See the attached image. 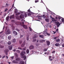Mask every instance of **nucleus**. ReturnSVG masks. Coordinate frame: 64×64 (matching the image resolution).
I'll return each instance as SVG.
<instances>
[{
    "mask_svg": "<svg viewBox=\"0 0 64 64\" xmlns=\"http://www.w3.org/2000/svg\"><path fill=\"white\" fill-rule=\"evenodd\" d=\"M26 54V52L24 51H22L20 53V55L22 56H24L25 55L24 54Z\"/></svg>",
    "mask_w": 64,
    "mask_h": 64,
    "instance_id": "f257e3e1",
    "label": "nucleus"
},
{
    "mask_svg": "<svg viewBox=\"0 0 64 64\" xmlns=\"http://www.w3.org/2000/svg\"><path fill=\"white\" fill-rule=\"evenodd\" d=\"M56 25L57 26V27H59V26L61 25V23H59V22L57 21L56 22Z\"/></svg>",
    "mask_w": 64,
    "mask_h": 64,
    "instance_id": "f03ea898",
    "label": "nucleus"
},
{
    "mask_svg": "<svg viewBox=\"0 0 64 64\" xmlns=\"http://www.w3.org/2000/svg\"><path fill=\"white\" fill-rule=\"evenodd\" d=\"M4 52L5 53H6V55H8V52H9V51L8 50V49H6L4 51Z\"/></svg>",
    "mask_w": 64,
    "mask_h": 64,
    "instance_id": "7ed1b4c3",
    "label": "nucleus"
},
{
    "mask_svg": "<svg viewBox=\"0 0 64 64\" xmlns=\"http://www.w3.org/2000/svg\"><path fill=\"white\" fill-rule=\"evenodd\" d=\"M20 18L21 19H22V18H24V15L22 14L20 16Z\"/></svg>",
    "mask_w": 64,
    "mask_h": 64,
    "instance_id": "20e7f679",
    "label": "nucleus"
},
{
    "mask_svg": "<svg viewBox=\"0 0 64 64\" xmlns=\"http://www.w3.org/2000/svg\"><path fill=\"white\" fill-rule=\"evenodd\" d=\"M29 48L30 50H31L32 49H34V47L33 46H30Z\"/></svg>",
    "mask_w": 64,
    "mask_h": 64,
    "instance_id": "39448f33",
    "label": "nucleus"
},
{
    "mask_svg": "<svg viewBox=\"0 0 64 64\" xmlns=\"http://www.w3.org/2000/svg\"><path fill=\"white\" fill-rule=\"evenodd\" d=\"M12 48H13V46H8V48L10 50H12Z\"/></svg>",
    "mask_w": 64,
    "mask_h": 64,
    "instance_id": "423d86ee",
    "label": "nucleus"
},
{
    "mask_svg": "<svg viewBox=\"0 0 64 64\" xmlns=\"http://www.w3.org/2000/svg\"><path fill=\"white\" fill-rule=\"evenodd\" d=\"M20 24H21V22H15V24L16 25H19V24H20Z\"/></svg>",
    "mask_w": 64,
    "mask_h": 64,
    "instance_id": "0eeeda50",
    "label": "nucleus"
},
{
    "mask_svg": "<svg viewBox=\"0 0 64 64\" xmlns=\"http://www.w3.org/2000/svg\"><path fill=\"white\" fill-rule=\"evenodd\" d=\"M25 41H24L23 43L21 46L22 47H23L25 45Z\"/></svg>",
    "mask_w": 64,
    "mask_h": 64,
    "instance_id": "6e6552de",
    "label": "nucleus"
},
{
    "mask_svg": "<svg viewBox=\"0 0 64 64\" xmlns=\"http://www.w3.org/2000/svg\"><path fill=\"white\" fill-rule=\"evenodd\" d=\"M23 26L24 28L25 29H28V28L27 27V26L26 25H23Z\"/></svg>",
    "mask_w": 64,
    "mask_h": 64,
    "instance_id": "1a4fd4ad",
    "label": "nucleus"
},
{
    "mask_svg": "<svg viewBox=\"0 0 64 64\" xmlns=\"http://www.w3.org/2000/svg\"><path fill=\"white\" fill-rule=\"evenodd\" d=\"M46 43L48 46H49L50 44V42L49 41H46Z\"/></svg>",
    "mask_w": 64,
    "mask_h": 64,
    "instance_id": "9d476101",
    "label": "nucleus"
},
{
    "mask_svg": "<svg viewBox=\"0 0 64 64\" xmlns=\"http://www.w3.org/2000/svg\"><path fill=\"white\" fill-rule=\"evenodd\" d=\"M12 62L13 63H15L16 64H18V62L16 61L15 60H13Z\"/></svg>",
    "mask_w": 64,
    "mask_h": 64,
    "instance_id": "9b49d317",
    "label": "nucleus"
},
{
    "mask_svg": "<svg viewBox=\"0 0 64 64\" xmlns=\"http://www.w3.org/2000/svg\"><path fill=\"white\" fill-rule=\"evenodd\" d=\"M13 33L14 34H15V35H17V32L16 31H14L13 32Z\"/></svg>",
    "mask_w": 64,
    "mask_h": 64,
    "instance_id": "f8f14e48",
    "label": "nucleus"
},
{
    "mask_svg": "<svg viewBox=\"0 0 64 64\" xmlns=\"http://www.w3.org/2000/svg\"><path fill=\"white\" fill-rule=\"evenodd\" d=\"M55 45L56 46H59L60 45L58 43H57L55 44Z\"/></svg>",
    "mask_w": 64,
    "mask_h": 64,
    "instance_id": "ddd939ff",
    "label": "nucleus"
},
{
    "mask_svg": "<svg viewBox=\"0 0 64 64\" xmlns=\"http://www.w3.org/2000/svg\"><path fill=\"white\" fill-rule=\"evenodd\" d=\"M19 64H24V62L23 61H21L19 63Z\"/></svg>",
    "mask_w": 64,
    "mask_h": 64,
    "instance_id": "4468645a",
    "label": "nucleus"
},
{
    "mask_svg": "<svg viewBox=\"0 0 64 64\" xmlns=\"http://www.w3.org/2000/svg\"><path fill=\"white\" fill-rule=\"evenodd\" d=\"M39 37H40V38H44V35H40Z\"/></svg>",
    "mask_w": 64,
    "mask_h": 64,
    "instance_id": "2eb2a0df",
    "label": "nucleus"
},
{
    "mask_svg": "<svg viewBox=\"0 0 64 64\" xmlns=\"http://www.w3.org/2000/svg\"><path fill=\"white\" fill-rule=\"evenodd\" d=\"M38 19H39L40 20H41L42 19L41 18H42V17L40 16H38Z\"/></svg>",
    "mask_w": 64,
    "mask_h": 64,
    "instance_id": "dca6fc26",
    "label": "nucleus"
},
{
    "mask_svg": "<svg viewBox=\"0 0 64 64\" xmlns=\"http://www.w3.org/2000/svg\"><path fill=\"white\" fill-rule=\"evenodd\" d=\"M21 59V58H18L16 59V61H19Z\"/></svg>",
    "mask_w": 64,
    "mask_h": 64,
    "instance_id": "f3484780",
    "label": "nucleus"
},
{
    "mask_svg": "<svg viewBox=\"0 0 64 64\" xmlns=\"http://www.w3.org/2000/svg\"><path fill=\"white\" fill-rule=\"evenodd\" d=\"M16 39L14 38V39H13L12 41V42L13 43H15L16 42Z\"/></svg>",
    "mask_w": 64,
    "mask_h": 64,
    "instance_id": "a211bd4d",
    "label": "nucleus"
},
{
    "mask_svg": "<svg viewBox=\"0 0 64 64\" xmlns=\"http://www.w3.org/2000/svg\"><path fill=\"white\" fill-rule=\"evenodd\" d=\"M11 36H8V38L9 40H10L11 39Z\"/></svg>",
    "mask_w": 64,
    "mask_h": 64,
    "instance_id": "6ab92c4d",
    "label": "nucleus"
},
{
    "mask_svg": "<svg viewBox=\"0 0 64 64\" xmlns=\"http://www.w3.org/2000/svg\"><path fill=\"white\" fill-rule=\"evenodd\" d=\"M10 19H14V16H11L10 17Z\"/></svg>",
    "mask_w": 64,
    "mask_h": 64,
    "instance_id": "aec40b11",
    "label": "nucleus"
},
{
    "mask_svg": "<svg viewBox=\"0 0 64 64\" xmlns=\"http://www.w3.org/2000/svg\"><path fill=\"white\" fill-rule=\"evenodd\" d=\"M45 42V40H40V42Z\"/></svg>",
    "mask_w": 64,
    "mask_h": 64,
    "instance_id": "412c9836",
    "label": "nucleus"
},
{
    "mask_svg": "<svg viewBox=\"0 0 64 64\" xmlns=\"http://www.w3.org/2000/svg\"><path fill=\"white\" fill-rule=\"evenodd\" d=\"M9 32H10V31H9V30H8L6 33V34H9Z\"/></svg>",
    "mask_w": 64,
    "mask_h": 64,
    "instance_id": "4be33fe9",
    "label": "nucleus"
},
{
    "mask_svg": "<svg viewBox=\"0 0 64 64\" xmlns=\"http://www.w3.org/2000/svg\"><path fill=\"white\" fill-rule=\"evenodd\" d=\"M9 16H8L6 18V21H8V20H9Z\"/></svg>",
    "mask_w": 64,
    "mask_h": 64,
    "instance_id": "5701e85b",
    "label": "nucleus"
},
{
    "mask_svg": "<svg viewBox=\"0 0 64 64\" xmlns=\"http://www.w3.org/2000/svg\"><path fill=\"white\" fill-rule=\"evenodd\" d=\"M26 52L27 54H28L29 53V50L28 49H27L26 50Z\"/></svg>",
    "mask_w": 64,
    "mask_h": 64,
    "instance_id": "b1692460",
    "label": "nucleus"
},
{
    "mask_svg": "<svg viewBox=\"0 0 64 64\" xmlns=\"http://www.w3.org/2000/svg\"><path fill=\"white\" fill-rule=\"evenodd\" d=\"M11 44V42L10 41H8V45H10Z\"/></svg>",
    "mask_w": 64,
    "mask_h": 64,
    "instance_id": "393cba45",
    "label": "nucleus"
},
{
    "mask_svg": "<svg viewBox=\"0 0 64 64\" xmlns=\"http://www.w3.org/2000/svg\"><path fill=\"white\" fill-rule=\"evenodd\" d=\"M28 12H29V13H32V12L31 11V10H30V8L28 10Z\"/></svg>",
    "mask_w": 64,
    "mask_h": 64,
    "instance_id": "a878e982",
    "label": "nucleus"
},
{
    "mask_svg": "<svg viewBox=\"0 0 64 64\" xmlns=\"http://www.w3.org/2000/svg\"><path fill=\"white\" fill-rule=\"evenodd\" d=\"M45 20V21H46V22H48L49 21V19L48 18H46Z\"/></svg>",
    "mask_w": 64,
    "mask_h": 64,
    "instance_id": "bb28decb",
    "label": "nucleus"
},
{
    "mask_svg": "<svg viewBox=\"0 0 64 64\" xmlns=\"http://www.w3.org/2000/svg\"><path fill=\"white\" fill-rule=\"evenodd\" d=\"M23 58H24L23 60H26V56H24L23 57Z\"/></svg>",
    "mask_w": 64,
    "mask_h": 64,
    "instance_id": "cd10ccee",
    "label": "nucleus"
},
{
    "mask_svg": "<svg viewBox=\"0 0 64 64\" xmlns=\"http://www.w3.org/2000/svg\"><path fill=\"white\" fill-rule=\"evenodd\" d=\"M56 41L57 42H59V41H60V39H58L56 40Z\"/></svg>",
    "mask_w": 64,
    "mask_h": 64,
    "instance_id": "c85d7f7f",
    "label": "nucleus"
},
{
    "mask_svg": "<svg viewBox=\"0 0 64 64\" xmlns=\"http://www.w3.org/2000/svg\"><path fill=\"white\" fill-rule=\"evenodd\" d=\"M46 34L48 36H50V34L49 33H48L47 32H46Z\"/></svg>",
    "mask_w": 64,
    "mask_h": 64,
    "instance_id": "c756f323",
    "label": "nucleus"
},
{
    "mask_svg": "<svg viewBox=\"0 0 64 64\" xmlns=\"http://www.w3.org/2000/svg\"><path fill=\"white\" fill-rule=\"evenodd\" d=\"M12 29L13 30L14 29V28H15V27H14V26H13V25H12Z\"/></svg>",
    "mask_w": 64,
    "mask_h": 64,
    "instance_id": "7c9ffc66",
    "label": "nucleus"
},
{
    "mask_svg": "<svg viewBox=\"0 0 64 64\" xmlns=\"http://www.w3.org/2000/svg\"><path fill=\"white\" fill-rule=\"evenodd\" d=\"M47 49H47V48H44V51H45V52H46V51H47Z\"/></svg>",
    "mask_w": 64,
    "mask_h": 64,
    "instance_id": "2f4dec72",
    "label": "nucleus"
},
{
    "mask_svg": "<svg viewBox=\"0 0 64 64\" xmlns=\"http://www.w3.org/2000/svg\"><path fill=\"white\" fill-rule=\"evenodd\" d=\"M19 14H20V12H18L16 14V15H18Z\"/></svg>",
    "mask_w": 64,
    "mask_h": 64,
    "instance_id": "473e14b6",
    "label": "nucleus"
},
{
    "mask_svg": "<svg viewBox=\"0 0 64 64\" xmlns=\"http://www.w3.org/2000/svg\"><path fill=\"white\" fill-rule=\"evenodd\" d=\"M35 3H37V2H39V0H36L35 1Z\"/></svg>",
    "mask_w": 64,
    "mask_h": 64,
    "instance_id": "72a5a7b5",
    "label": "nucleus"
},
{
    "mask_svg": "<svg viewBox=\"0 0 64 64\" xmlns=\"http://www.w3.org/2000/svg\"><path fill=\"white\" fill-rule=\"evenodd\" d=\"M26 48H24L22 49V50H24V51H25V50H26Z\"/></svg>",
    "mask_w": 64,
    "mask_h": 64,
    "instance_id": "f704fd0d",
    "label": "nucleus"
},
{
    "mask_svg": "<svg viewBox=\"0 0 64 64\" xmlns=\"http://www.w3.org/2000/svg\"><path fill=\"white\" fill-rule=\"evenodd\" d=\"M14 55L16 57H18V54H17V53H15L14 54Z\"/></svg>",
    "mask_w": 64,
    "mask_h": 64,
    "instance_id": "c9c22d12",
    "label": "nucleus"
},
{
    "mask_svg": "<svg viewBox=\"0 0 64 64\" xmlns=\"http://www.w3.org/2000/svg\"><path fill=\"white\" fill-rule=\"evenodd\" d=\"M28 16H31V14L30 13H29L28 14Z\"/></svg>",
    "mask_w": 64,
    "mask_h": 64,
    "instance_id": "e433bc0d",
    "label": "nucleus"
},
{
    "mask_svg": "<svg viewBox=\"0 0 64 64\" xmlns=\"http://www.w3.org/2000/svg\"><path fill=\"white\" fill-rule=\"evenodd\" d=\"M0 47L1 48H4V46H0Z\"/></svg>",
    "mask_w": 64,
    "mask_h": 64,
    "instance_id": "4c0bfd02",
    "label": "nucleus"
},
{
    "mask_svg": "<svg viewBox=\"0 0 64 64\" xmlns=\"http://www.w3.org/2000/svg\"><path fill=\"white\" fill-rule=\"evenodd\" d=\"M18 49H20V50H22V49L20 47H19L18 48Z\"/></svg>",
    "mask_w": 64,
    "mask_h": 64,
    "instance_id": "58836bf2",
    "label": "nucleus"
},
{
    "mask_svg": "<svg viewBox=\"0 0 64 64\" xmlns=\"http://www.w3.org/2000/svg\"><path fill=\"white\" fill-rule=\"evenodd\" d=\"M25 17H27V13H25Z\"/></svg>",
    "mask_w": 64,
    "mask_h": 64,
    "instance_id": "ea45409f",
    "label": "nucleus"
},
{
    "mask_svg": "<svg viewBox=\"0 0 64 64\" xmlns=\"http://www.w3.org/2000/svg\"><path fill=\"white\" fill-rule=\"evenodd\" d=\"M29 29H30V31H32V29H31V28H30V26H29Z\"/></svg>",
    "mask_w": 64,
    "mask_h": 64,
    "instance_id": "a19ab883",
    "label": "nucleus"
},
{
    "mask_svg": "<svg viewBox=\"0 0 64 64\" xmlns=\"http://www.w3.org/2000/svg\"><path fill=\"white\" fill-rule=\"evenodd\" d=\"M6 7H8V6L9 5L8 4H6Z\"/></svg>",
    "mask_w": 64,
    "mask_h": 64,
    "instance_id": "79ce46f5",
    "label": "nucleus"
},
{
    "mask_svg": "<svg viewBox=\"0 0 64 64\" xmlns=\"http://www.w3.org/2000/svg\"><path fill=\"white\" fill-rule=\"evenodd\" d=\"M52 21L53 22H54V21H55V19L54 18V19H52Z\"/></svg>",
    "mask_w": 64,
    "mask_h": 64,
    "instance_id": "37998d69",
    "label": "nucleus"
},
{
    "mask_svg": "<svg viewBox=\"0 0 64 64\" xmlns=\"http://www.w3.org/2000/svg\"><path fill=\"white\" fill-rule=\"evenodd\" d=\"M62 22H64V19L62 18Z\"/></svg>",
    "mask_w": 64,
    "mask_h": 64,
    "instance_id": "c03bdc74",
    "label": "nucleus"
},
{
    "mask_svg": "<svg viewBox=\"0 0 64 64\" xmlns=\"http://www.w3.org/2000/svg\"><path fill=\"white\" fill-rule=\"evenodd\" d=\"M58 18L59 19H60L61 18H62V17L60 16H58Z\"/></svg>",
    "mask_w": 64,
    "mask_h": 64,
    "instance_id": "a18cd8bd",
    "label": "nucleus"
},
{
    "mask_svg": "<svg viewBox=\"0 0 64 64\" xmlns=\"http://www.w3.org/2000/svg\"><path fill=\"white\" fill-rule=\"evenodd\" d=\"M22 42V41L21 40L20 41H19L20 44H21Z\"/></svg>",
    "mask_w": 64,
    "mask_h": 64,
    "instance_id": "49530a36",
    "label": "nucleus"
},
{
    "mask_svg": "<svg viewBox=\"0 0 64 64\" xmlns=\"http://www.w3.org/2000/svg\"><path fill=\"white\" fill-rule=\"evenodd\" d=\"M11 59L12 60V59H13V58H14V57L13 56H11Z\"/></svg>",
    "mask_w": 64,
    "mask_h": 64,
    "instance_id": "de8ad7c7",
    "label": "nucleus"
},
{
    "mask_svg": "<svg viewBox=\"0 0 64 64\" xmlns=\"http://www.w3.org/2000/svg\"><path fill=\"white\" fill-rule=\"evenodd\" d=\"M8 10V9L7 8H6L4 11V12H6V11H7Z\"/></svg>",
    "mask_w": 64,
    "mask_h": 64,
    "instance_id": "09e8293b",
    "label": "nucleus"
},
{
    "mask_svg": "<svg viewBox=\"0 0 64 64\" xmlns=\"http://www.w3.org/2000/svg\"><path fill=\"white\" fill-rule=\"evenodd\" d=\"M22 21H23V22H25V20H24V19H22L21 20Z\"/></svg>",
    "mask_w": 64,
    "mask_h": 64,
    "instance_id": "8fccbe9b",
    "label": "nucleus"
},
{
    "mask_svg": "<svg viewBox=\"0 0 64 64\" xmlns=\"http://www.w3.org/2000/svg\"><path fill=\"white\" fill-rule=\"evenodd\" d=\"M23 36L22 35H20V38H22L23 37Z\"/></svg>",
    "mask_w": 64,
    "mask_h": 64,
    "instance_id": "3c124183",
    "label": "nucleus"
},
{
    "mask_svg": "<svg viewBox=\"0 0 64 64\" xmlns=\"http://www.w3.org/2000/svg\"><path fill=\"white\" fill-rule=\"evenodd\" d=\"M33 40L34 42H35V41H36V39H34Z\"/></svg>",
    "mask_w": 64,
    "mask_h": 64,
    "instance_id": "603ef678",
    "label": "nucleus"
},
{
    "mask_svg": "<svg viewBox=\"0 0 64 64\" xmlns=\"http://www.w3.org/2000/svg\"><path fill=\"white\" fill-rule=\"evenodd\" d=\"M16 31H20V30H19L18 28H16Z\"/></svg>",
    "mask_w": 64,
    "mask_h": 64,
    "instance_id": "864d4df0",
    "label": "nucleus"
},
{
    "mask_svg": "<svg viewBox=\"0 0 64 64\" xmlns=\"http://www.w3.org/2000/svg\"><path fill=\"white\" fill-rule=\"evenodd\" d=\"M24 22H22V25H23H23H24Z\"/></svg>",
    "mask_w": 64,
    "mask_h": 64,
    "instance_id": "5fc2aeb1",
    "label": "nucleus"
},
{
    "mask_svg": "<svg viewBox=\"0 0 64 64\" xmlns=\"http://www.w3.org/2000/svg\"><path fill=\"white\" fill-rule=\"evenodd\" d=\"M14 21H14V20H12L11 21V22H14Z\"/></svg>",
    "mask_w": 64,
    "mask_h": 64,
    "instance_id": "6e6d98bb",
    "label": "nucleus"
},
{
    "mask_svg": "<svg viewBox=\"0 0 64 64\" xmlns=\"http://www.w3.org/2000/svg\"><path fill=\"white\" fill-rule=\"evenodd\" d=\"M29 37H27V38H26V40H29Z\"/></svg>",
    "mask_w": 64,
    "mask_h": 64,
    "instance_id": "4d7b16f0",
    "label": "nucleus"
},
{
    "mask_svg": "<svg viewBox=\"0 0 64 64\" xmlns=\"http://www.w3.org/2000/svg\"><path fill=\"white\" fill-rule=\"evenodd\" d=\"M42 17H45V15H43L42 16H41Z\"/></svg>",
    "mask_w": 64,
    "mask_h": 64,
    "instance_id": "13d9d810",
    "label": "nucleus"
},
{
    "mask_svg": "<svg viewBox=\"0 0 64 64\" xmlns=\"http://www.w3.org/2000/svg\"><path fill=\"white\" fill-rule=\"evenodd\" d=\"M14 3L12 5V8H13V7H14Z\"/></svg>",
    "mask_w": 64,
    "mask_h": 64,
    "instance_id": "bf43d9fd",
    "label": "nucleus"
},
{
    "mask_svg": "<svg viewBox=\"0 0 64 64\" xmlns=\"http://www.w3.org/2000/svg\"><path fill=\"white\" fill-rule=\"evenodd\" d=\"M50 17L52 19H54L53 18H52V17L51 16H50Z\"/></svg>",
    "mask_w": 64,
    "mask_h": 64,
    "instance_id": "052dcab7",
    "label": "nucleus"
},
{
    "mask_svg": "<svg viewBox=\"0 0 64 64\" xmlns=\"http://www.w3.org/2000/svg\"><path fill=\"white\" fill-rule=\"evenodd\" d=\"M55 52V51H53L52 52V53H54Z\"/></svg>",
    "mask_w": 64,
    "mask_h": 64,
    "instance_id": "680f3d73",
    "label": "nucleus"
},
{
    "mask_svg": "<svg viewBox=\"0 0 64 64\" xmlns=\"http://www.w3.org/2000/svg\"><path fill=\"white\" fill-rule=\"evenodd\" d=\"M62 46L63 47H64V44H62Z\"/></svg>",
    "mask_w": 64,
    "mask_h": 64,
    "instance_id": "e2e57ef3",
    "label": "nucleus"
},
{
    "mask_svg": "<svg viewBox=\"0 0 64 64\" xmlns=\"http://www.w3.org/2000/svg\"><path fill=\"white\" fill-rule=\"evenodd\" d=\"M49 58H50V59L51 58V56H49Z\"/></svg>",
    "mask_w": 64,
    "mask_h": 64,
    "instance_id": "0e129e2a",
    "label": "nucleus"
},
{
    "mask_svg": "<svg viewBox=\"0 0 64 64\" xmlns=\"http://www.w3.org/2000/svg\"><path fill=\"white\" fill-rule=\"evenodd\" d=\"M44 36H46V33H44Z\"/></svg>",
    "mask_w": 64,
    "mask_h": 64,
    "instance_id": "69168bd1",
    "label": "nucleus"
},
{
    "mask_svg": "<svg viewBox=\"0 0 64 64\" xmlns=\"http://www.w3.org/2000/svg\"><path fill=\"white\" fill-rule=\"evenodd\" d=\"M36 46H38V45H39V44H36Z\"/></svg>",
    "mask_w": 64,
    "mask_h": 64,
    "instance_id": "338daca9",
    "label": "nucleus"
},
{
    "mask_svg": "<svg viewBox=\"0 0 64 64\" xmlns=\"http://www.w3.org/2000/svg\"><path fill=\"white\" fill-rule=\"evenodd\" d=\"M56 31L57 32H58V29H56Z\"/></svg>",
    "mask_w": 64,
    "mask_h": 64,
    "instance_id": "774afa93",
    "label": "nucleus"
}]
</instances>
